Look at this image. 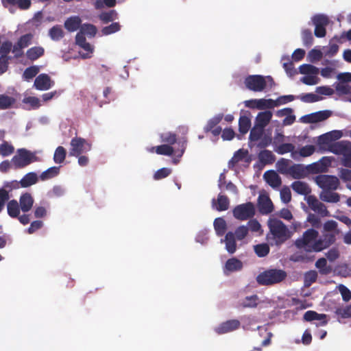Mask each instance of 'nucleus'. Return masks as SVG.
Wrapping results in <instances>:
<instances>
[{
	"mask_svg": "<svg viewBox=\"0 0 351 351\" xmlns=\"http://www.w3.org/2000/svg\"><path fill=\"white\" fill-rule=\"evenodd\" d=\"M315 181L322 189L319 199L328 203H337L340 201V195L335 192L340 185L339 178L335 176L321 174L317 176Z\"/></svg>",
	"mask_w": 351,
	"mask_h": 351,
	"instance_id": "1",
	"label": "nucleus"
},
{
	"mask_svg": "<svg viewBox=\"0 0 351 351\" xmlns=\"http://www.w3.org/2000/svg\"><path fill=\"white\" fill-rule=\"evenodd\" d=\"M267 225L269 232L267 234V239L271 245L280 246L291 238V232L280 219H270Z\"/></svg>",
	"mask_w": 351,
	"mask_h": 351,
	"instance_id": "2",
	"label": "nucleus"
},
{
	"mask_svg": "<svg viewBox=\"0 0 351 351\" xmlns=\"http://www.w3.org/2000/svg\"><path fill=\"white\" fill-rule=\"evenodd\" d=\"M245 87L254 92H262L267 87L271 88L275 86L273 77L270 75H250L244 80Z\"/></svg>",
	"mask_w": 351,
	"mask_h": 351,
	"instance_id": "3",
	"label": "nucleus"
},
{
	"mask_svg": "<svg viewBox=\"0 0 351 351\" xmlns=\"http://www.w3.org/2000/svg\"><path fill=\"white\" fill-rule=\"evenodd\" d=\"M287 276L282 269H270L260 273L256 277V282L260 285H273L283 281Z\"/></svg>",
	"mask_w": 351,
	"mask_h": 351,
	"instance_id": "4",
	"label": "nucleus"
},
{
	"mask_svg": "<svg viewBox=\"0 0 351 351\" xmlns=\"http://www.w3.org/2000/svg\"><path fill=\"white\" fill-rule=\"evenodd\" d=\"M39 160L36 152H32L25 148L18 149L16 154L12 158V162L15 169L24 168L32 162Z\"/></svg>",
	"mask_w": 351,
	"mask_h": 351,
	"instance_id": "5",
	"label": "nucleus"
},
{
	"mask_svg": "<svg viewBox=\"0 0 351 351\" xmlns=\"http://www.w3.org/2000/svg\"><path fill=\"white\" fill-rule=\"evenodd\" d=\"M319 232L317 230L310 228L306 230L301 238L298 239L295 242V246L299 249H304L308 252H314L313 246L318 240Z\"/></svg>",
	"mask_w": 351,
	"mask_h": 351,
	"instance_id": "6",
	"label": "nucleus"
},
{
	"mask_svg": "<svg viewBox=\"0 0 351 351\" xmlns=\"http://www.w3.org/2000/svg\"><path fill=\"white\" fill-rule=\"evenodd\" d=\"M233 216L241 221L247 220L255 215L254 205L252 202H247L235 206L232 210Z\"/></svg>",
	"mask_w": 351,
	"mask_h": 351,
	"instance_id": "7",
	"label": "nucleus"
},
{
	"mask_svg": "<svg viewBox=\"0 0 351 351\" xmlns=\"http://www.w3.org/2000/svg\"><path fill=\"white\" fill-rule=\"evenodd\" d=\"M69 155L77 157L91 149V144L81 137L73 138L71 141Z\"/></svg>",
	"mask_w": 351,
	"mask_h": 351,
	"instance_id": "8",
	"label": "nucleus"
},
{
	"mask_svg": "<svg viewBox=\"0 0 351 351\" xmlns=\"http://www.w3.org/2000/svg\"><path fill=\"white\" fill-rule=\"evenodd\" d=\"M312 22L315 26L314 34L317 38H323L326 34V27L329 23L328 18L324 14H315L312 18Z\"/></svg>",
	"mask_w": 351,
	"mask_h": 351,
	"instance_id": "9",
	"label": "nucleus"
},
{
	"mask_svg": "<svg viewBox=\"0 0 351 351\" xmlns=\"http://www.w3.org/2000/svg\"><path fill=\"white\" fill-rule=\"evenodd\" d=\"M39 178L35 172H29L26 173L22 179L17 182L16 180L10 182V185L6 184V187H13L15 189L19 188V186L23 188L29 187L38 182Z\"/></svg>",
	"mask_w": 351,
	"mask_h": 351,
	"instance_id": "10",
	"label": "nucleus"
},
{
	"mask_svg": "<svg viewBox=\"0 0 351 351\" xmlns=\"http://www.w3.org/2000/svg\"><path fill=\"white\" fill-rule=\"evenodd\" d=\"M335 234L336 232H326L323 234L322 237L317 240V242L313 246L312 249L314 252H318L328 248L335 242Z\"/></svg>",
	"mask_w": 351,
	"mask_h": 351,
	"instance_id": "11",
	"label": "nucleus"
},
{
	"mask_svg": "<svg viewBox=\"0 0 351 351\" xmlns=\"http://www.w3.org/2000/svg\"><path fill=\"white\" fill-rule=\"evenodd\" d=\"M328 150L336 155L345 156L351 152V142L348 141H340L330 143L328 145Z\"/></svg>",
	"mask_w": 351,
	"mask_h": 351,
	"instance_id": "12",
	"label": "nucleus"
},
{
	"mask_svg": "<svg viewBox=\"0 0 351 351\" xmlns=\"http://www.w3.org/2000/svg\"><path fill=\"white\" fill-rule=\"evenodd\" d=\"M307 203L311 210L316 212L322 217H330V212L328 210L326 205L319 202L314 195H308L307 197Z\"/></svg>",
	"mask_w": 351,
	"mask_h": 351,
	"instance_id": "13",
	"label": "nucleus"
},
{
	"mask_svg": "<svg viewBox=\"0 0 351 351\" xmlns=\"http://www.w3.org/2000/svg\"><path fill=\"white\" fill-rule=\"evenodd\" d=\"M259 212L263 215H268L273 212L274 205L267 194H260L258 198Z\"/></svg>",
	"mask_w": 351,
	"mask_h": 351,
	"instance_id": "14",
	"label": "nucleus"
},
{
	"mask_svg": "<svg viewBox=\"0 0 351 351\" xmlns=\"http://www.w3.org/2000/svg\"><path fill=\"white\" fill-rule=\"evenodd\" d=\"M54 85V82L45 73L38 75L34 83V86L39 90H47Z\"/></svg>",
	"mask_w": 351,
	"mask_h": 351,
	"instance_id": "15",
	"label": "nucleus"
},
{
	"mask_svg": "<svg viewBox=\"0 0 351 351\" xmlns=\"http://www.w3.org/2000/svg\"><path fill=\"white\" fill-rule=\"evenodd\" d=\"M241 326V322L238 319H230L222 322L215 329V332L219 334H225L237 330Z\"/></svg>",
	"mask_w": 351,
	"mask_h": 351,
	"instance_id": "16",
	"label": "nucleus"
},
{
	"mask_svg": "<svg viewBox=\"0 0 351 351\" xmlns=\"http://www.w3.org/2000/svg\"><path fill=\"white\" fill-rule=\"evenodd\" d=\"M243 267V263L239 259L235 257L229 258L223 268V274L226 276H229L230 273L241 271Z\"/></svg>",
	"mask_w": 351,
	"mask_h": 351,
	"instance_id": "17",
	"label": "nucleus"
},
{
	"mask_svg": "<svg viewBox=\"0 0 351 351\" xmlns=\"http://www.w3.org/2000/svg\"><path fill=\"white\" fill-rule=\"evenodd\" d=\"M263 178L266 182L272 188L279 187L282 184L281 178L274 170H269L264 173Z\"/></svg>",
	"mask_w": 351,
	"mask_h": 351,
	"instance_id": "18",
	"label": "nucleus"
},
{
	"mask_svg": "<svg viewBox=\"0 0 351 351\" xmlns=\"http://www.w3.org/2000/svg\"><path fill=\"white\" fill-rule=\"evenodd\" d=\"M331 114L332 112L330 110H322L308 114L305 119L307 123H317L327 119Z\"/></svg>",
	"mask_w": 351,
	"mask_h": 351,
	"instance_id": "19",
	"label": "nucleus"
},
{
	"mask_svg": "<svg viewBox=\"0 0 351 351\" xmlns=\"http://www.w3.org/2000/svg\"><path fill=\"white\" fill-rule=\"evenodd\" d=\"M34 199L29 193H23L19 199V205L21 210L24 213L29 211L34 204Z\"/></svg>",
	"mask_w": 351,
	"mask_h": 351,
	"instance_id": "20",
	"label": "nucleus"
},
{
	"mask_svg": "<svg viewBox=\"0 0 351 351\" xmlns=\"http://www.w3.org/2000/svg\"><path fill=\"white\" fill-rule=\"evenodd\" d=\"M230 200L227 196L219 194L217 199H213L212 206L218 211H225L228 209Z\"/></svg>",
	"mask_w": 351,
	"mask_h": 351,
	"instance_id": "21",
	"label": "nucleus"
},
{
	"mask_svg": "<svg viewBox=\"0 0 351 351\" xmlns=\"http://www.w3.org/2000/svg\"><path fill=\"white\" fill-rule=\"evenodd\" d=\"M303 319L306 322L319 320L321 322L319 324V326H325L328 323V320L326 319V315L319 314L314 311H306L304 315Z\"/></svg>",
	"mask_w": 351,
	"mask_h": 351,
	"instance_id": "22",
	"label": "nucleus"
},
{
	"mask_svg": "<svg viewBox=\"0 0 351 351\" xmlns=\"http://www.w3.org/2000/svg\"><path fill=\"white\" fill-rule=\"evenodd\" d=\"M234 234L232 232H228L225 236V239H221V242H224L226 250L230 254H234L237 250V243Z\"/></svg>",
	"mask_w": 351,
	"mask_h": 351,
	"instance_id": "23",
	"label": "nucleus"
},
{
	"mask_svg": "<svg viewBox=\"0 0 351 351\" xmlns=\"http://www.w3.org/2000/svg\"><path fill=\"white\" fill-rule=\"evenodd\" d=\"M272 118V112L271 111H264L259 112L255 119V123L258 126L265 128L269 124Z\"/></svg>",
	"mask_w": 351,
	"mask_h": 351,
	"instance_id": "24",
	"label": "nucleus"
},
{
	"mask_svg": "<svg viewBox=\"0 0 351 351\" xmlns=\"http://www.w3.org/2000/svg\"><path fill=\"white\" fill-rule=\"evenodd\" d=\"M292 189L298 194L308 195L311 193V189L308 184L302 181H295L291 184Z\"/></svg>",
	"mask_w": 351,
	"mask_h": 351,
	"instance_id": "25",
	"label": "nucleus"
},
{
	"mask_svg": "<svg viewBox=\"0 0 351 351\" xmlns=\"http://www.w3.org/2000/svg\"><path fill=\"white\" fill-rule=\"evenodd\" d=\"M45 53V49L43 47H32L27 50L26 57L31 61H35L42 57Z\"/></svg>",
	"mask_w": 351,
	"mask_h": 351,
	"instance_id": "26",
	"label": "nucleus"
},
{
	"mask_svg": "<svg viewBox=\"0 0 351 351\" xmlns=\"http://www.w3.org/2000/svg\"><path fill=\"white\" fill-rule=\"evenodd\" d=\"M259 303V298L256 294L246 296L239 302V306L243 308H256Z\"/></svg>",
	"mask_w": 351,
	"mask_h": 351,
	"instance_id": "27",
	"label": "nucleus"
},
{
	"mask_svg": "<svg viewBox=\"0 0 351 351\" xmlns=\"http://www.w3.org/2000/svg\"><path fill=\"white\" fill-rule=\"evenodd\" d=\"M288 174L294 179H300L305 176V171L302 165L294 164L290 167Z\"/></svg>",
	"mask_w": 351,
	"mask_h": 351,
	"instance_id": "28",
	"label": "nucleus"
},
{
	"mask_svg": "<svg viewBox=\"0 0 351 351\" xmlns=\"http://www.w3.org/2000/svg\"><path fill=\"white\" fill-rule=\"evenodd\" d=\"M60 167H51L47 170L44 171L39 176V178L42 181H45L47 180L52 179L56 176H58L60 173Z\"/></svg>",
	"mask_w": 351,
	"mask_h": 351,
	"instance_id": "29",
	"label": "nucleus"
},
{
	"mask_svg": "<svg viewBox=\"0 0 351 351\" xmlns=\"http://www.w3.org/2000/svg\"><path fill=\"white\" fill-rule=\"evenodd\" d=\"M81 19L78 16L70 17L64 22L65 28L69 32H75L80 28Z\"/></svg>",
	"mask_w": 351,
	"mask_h": 351,
	"instance_id": "30",
	"label": "nucleus"
},
{
	"mask_svg": "<svg viewBox=\"0 0 351 351\" xmlns=\"http://www.w3.org/2000/svg\"><path fill=\"white\" fill-rule=\"evenodd\" d=\"M20 208L19 204L15 199L10 200L7 204L8 214L13 218L19 217Z\"/></svg>",
	"mask_w": 351,
	"mask_h": 351,
	"instance_id": "31",
	"label": "nucleus"
},
{
	"mask_svg": "<svg viewBox=\"0 0 351 351\" xmlns=\"http://www.w3.org/2000/svg\"><path fill=\"white\" fill-rule=\"evenodd\" d=\"M5 5V3L12 5H17L20 10H27L32 5L31 0H1Z\"/></svg>",
	"mask_w": 351,
	"mask_h": 351,
	"instance_id": "32",
	"label": "nucleus"
},
{
	"mask_svg": "<svg viewBox=\"0 0 351 351\" xmlns=\"http://www.w3.org/2000/svg\"><path fill=\"white\" fill-rule=\"evenodd\" d=\"M214 228L216 234L219 237L223 236L225 234L227 229L226 221L221 217L215 219L214 221Z\"/></svg>",
	"mask_w": 351,
	"mask_h": 351,
	"instance_id": "33",
	"label": "nucleus"
},
{
	"mask_svg": "<svg viewBox=\"0 0 351 351\" xmlns=\"http://www.w3.org/2000/svg\"><path fill=\"white\" fill-rule=\"evenodd\" d=\"M260 161L264 164H271L275 160L276 157L273 153L267 149L261 151L258 154Z\"/></svg>",
	"mask_w": 351,
	"mask_h": 351,
	"instance_id": "34",
	"label": "nucleus"
},
{
	"mask_svg": "<svg viewBox=\"0 0 351 351\" xmlns=\"http://www.w3.org/2000/svg\"><path fill=\"white\" fill-rule=\"evenodd\" d=\"M258 104V109H270L279 106L278 101L273 100L271 99H260L256 101Z\"/></svg>",
	"mask_w": 351,
	"mask_h": 351,
	"instance_id": "35",
	"label": "nucleus"
},
{
	"mask_svg": "<svg viewBox=\"0 0 351 351\" xmlns=\"http://www.w3.org/2000/svg\"><path fill=\"white\" fill-rule=\"evenodd\" d=\"M251 121L246 116H241L239 120V131L242 134H245L250 130Z\"/></svg>",
	"mask_w": 351,
	"mask_h": 351,
	"instance_id": "36",
	"label": "nucleus"
},
{
	"mask_svg": "<svg viewBox=\"0 0 351 351\" xmlns=\"http://www.w3.org/2000/svg\"><path fill=\"white\" fill-rule=\"evenodd\" d=\"M15 103V99L7 95L0 94V110H6L11 108Z\"/></svg>",
	"mask_w": 351,
	"mask_h": 351,
	"instance_id": "37",
	"label": "nucleus"
},
{
	"mask_svg": "<svg viewBox=\"0 0 351 351\" xmlns=\"http://www.w3.org/2000/svg\"><path fill=\"white\" fill-rule=\"evenodd\" d=\"M14 152V147L11 143L3 141L0 145V154L2 156L6 157L12 155Z\"/></svg>",
	"mask_w": 351,
	"mask_h": 351,
	"instance_id": "38",
	"label": "nucleus"
},
{
	"mask_svg": "<svg viewBox=\"0 0 351 351\" xmlns=\"http://www.w3.org/2000/svg\"><path fill=\"white\" fill-rule=\"evenodd\" d=\"M49 35L53 40L58 41L64 37V32L61 26L55 25L49 29Z\"/></svg>",
	"mask_w": 351,
	"mask_h": 351,
	"instance_id": "39",
	"label": "nucleus"
},
{
	"mask_svg": "<svg viewBox=\"0 0 351 351\" xmlns=\"http://www.w3.org/2000/svg\"><path fill=\"white\" fill-rule=\"evenodd\" d=\"M222 119H223V114H219L215 116L212 119H209L206 125L204 128V131L206 133L209 132L210 130H212V129L217 127V125L221 122Z\"/></svg>",
	"mask_w": 351,
	"mask_h": 351,
	"instance_id": "40",
	"label": "nucleus"
},
{
	"mask_svg": "<svg viewBox=\"0 0 351 351\" xmlns=\"http://www.w3.org/2000/svg\"><path fill=\"white\" fill-rule=\"evenodd\" d=\"M66 151L62 146H58L53 154V160L57 164L63 162L66 158Z\"/></svg>",
	"mask_w": 351,
	"mask_h": 351,
	"instance_id": "41",
	"label": "nucleus"
},
{
	"mask_svg": "<svg viewBox=\"0 0 351 351\" xmlns=\"http://www.w3.org/2000/svg\"><path fill=\"white\" fill-rule=\"evenodd\" d=\"M290 160L285 158H280L276 162V168L279 173L285 175H288L289 169H290L289 166Z\"/></svg>",
	"mask_w": 351,
	"mask_h": 351,
	"instance_id": "42",
	"label": "nucleus"
},
{
	"mask_svg": "<svg viewBox=\"0 0 351 351\" xmlns=\"http://www.w3.org/2000/svg\"><path fill=\"white\" fill-rule=\"evenodd\" d=\"M315 266L322 275H327L331 271V268L327 266V261L325 258H319L315 263Z\"/></svg>",
	"mask_w": 351,
	"mask_h": 351,
	"instance_id": "43",
	"label": "nucleus"
},
{
	"mask_svg": "<svg viewBox=\"0 0 351 351\" xmlns=\"http://www.w3.org/2000/svg\"><path fill=\"white\" fill-rule=\"evenodd\" d=\"M34 35L31 33L22 35L17 40V45L23 49L27 47L32 43Z\"/></svg>",
	"mask_w": 351,
	"mask_h": 351,
	"instance_id": "44",
	"label": "nucleus"
},
{
	"mask_svg": "<svg viewBox=\"0 0 351 351\" xmlns=\"http://www.w3.org/2000/svg\"><path fill=\"white\" fill-rule=\"evenodd\" d=\"M264 132V128L254 124V127L251 129L249 139L250 141H257L261 138Z\"/></svg>",
	"mask_w": 351,
	"mask_h": 351,
	"instance_id": "45",
	"label": "nucleus"
},
{
	"mask_svg": "<svg viewBox=\"0 0 351 351\" xmlns=\"http://www.w3.org/2000/svg\"><path fill=\"white\" fill-rule=\"evenodd\" d=\"M175 152L174 148L169 145L163 144L156 147V153L159 155L171 156Z\"/></svg>",
	"mask_w": 351,
	"mask_h": 351,
	"instance_id": "46",
	"label": "nucleus"
},
{
	"mask_svg": "<svg viewBox=\"0 0 351 351\" xmlns=\"http://www.w3.org/2000/svg\"><path fill=\"white\" fill-rule=\"evenodd\" d=\"M254 252L258 257L266 256L270 251L269 245L267 243L257 244L254 246Z\"/></svg>",
	"mask_w": 351,
	"mask_h": 351,
	"instance_id": "47",
	"label": "nucleus"
},
{
	"mask_svg": "<svg viewBox=\"0 0 351 351\" xmlns=\"http://www.w3.org/2000/svg\"><path fill=\"white\" fill-rule=\"evenodd\" d=\"M117 17V13L115 10H112L108 12H101L99 18L104 23H108L116 19Z\"/></svg>",
	"mask_w": 351,
	"mask_h": 351,
	"instance_id": "48",
	"label": "nucleus"
},
{
	"mask_svg": "<svg viewBox=\"0 0 351 351\" xmlns=\"http://www.w3.org/2000/svg\"><path fill=\"white\" fill-rule=\"evenodd\" d=\"M302 39L305 47H309L313 43L312 32L309 29H304L302 31Z\"/></svg>",
	"mask_w": 351,
	"mask_h": 351,
	"instance_id": "49",
	"label": "nucleus"
},
{
	"mask_svg": "<svg viewBox=\"0 0 351 351\" xmlns=\"http://www.w3.org/2000/svg\"><path fill=\"white\" fill-rule=\"evenodd\" d=\"M295 149V147L293 144L287 143H282L274 148V151L278 154H285L289 152H292Z\"/></svg>",
	"mask_w": 351,
	"mask_h": 351,
	"instance_id": "50",
	"label": "nucleus"
},
{
	"mask_svg": "<svg viewBox=\"0 0 351 351\" xmlns=\"http://www.w3.org/2000/svg\"><path fill=\"white\" fill-rule=\"evenodd\" d=\"M39 72L38 66H31L25 69L23 73V78L25 80H29L34 77Z\"/></svg>",
	"mask_w": 351,
	"mask_h": 351,
	"instance_id": "51",
	"label": "nucleus"
},
{
	"mask_svg": "<svg viewBox=\"0 0 351 351\" xmlns=\"http://www.w3.org/2000/svg\"><path fill=\"white\" fill-rule=\"evenodd\" d=\"M301 74L304 75H316L318 73V69L313 65L304 64L299 67Z\"/></svg>",
	"mask_w": 351,
	"mask_h": 351,
	"instance_id": "52",
	"label": "nucleus"
},
{
	"mask_svg": "<svg viewBox=\"0 0 351 351\" xmlns=\"http://www.w3.org/2000/svg\"><path fill=\"white\" fill-rule=\"evenodd\" d=\"M80 32H82L84 35L86 34L91 37H94L97 34V28L94 25L84 23L81 25Z\"/></svg>",
	"mask_w": 351,
	"mask_h": 351,
	"instance_id": "53",
	"label": "nucleus"
},
{
	"mask_svg": "<svg viewBox=\"0 0 351 351\" xmlns=\"http://www.w3.org/2000/svg\"><path fill=\"white\" fill-rule=\"evenodd\" d=\"M317 278V273L315 270H310L304 274V284L308 287L315 282Z\"/></svg>",
	"mask_w": 351,
	"mask_h": 351,
	"instance_id": "54",
	"label": "nucleus"
},
{
	"mask_svg": "<svg viewBox=\"0 0 351 351\" xmlns=\"http://www.w3.org/2000/svg\"><path fill=\"white\" fill-rule=\"evenodd\" d=\"M335 313L341 318H351V304L345 307L337 308Z\"/></svg>",
	"mask_w": 351,
	"mask_h": 351,
	"instance_id": "55",
	"label": "nucleus"
},
{
	"mask_svg": "<svg viewBox=\"0 0 351 351\" xmlns=\"http://www.w3.org/2000/svg\"><path fill=\"white\" fill-rule=\"evenodd\" d=\"M298 97L300 99L301 101L305 103L316 102L321 99V97L319 95L312 93L302 94Z\"/></svg>",
	"mask_w": 351,
	"mask_h": 351,
	"instance_id": "56",
	"label": "nucleus"
},
{
	"mask_svg": "<svg viewBox=\"0 0 351 351\" xmlns=\"http://www.w3.org/2000/svg\"><path fill=\"white\" fill-rule=\"evenodd\" d=\"M161 140L162 142L165 143L166 145L171 146L177 142V136L176 134L173 133L167 132L161 135Z\"/></svg>",
	"mask_w": 351,
	"mask_h": 351,
	"instance_id": "57",
	"label": "nucleus"
},
{
	"mask_svg": "<svg viewBox=\"0 0 351 351\" xmlns=\"http://www.w3.org/2000/svg\"><path fill=\"white\" fill-rule=\"evenodd\" d=\"M322 52L316 49H311L308 53V59L311 62L319 61L322 58Z\"/></svg>",
	"mask_w": 351,
	"mask_h": 351,
	"instance_id": "58",
	"label": "nucleus"
},
{
	"mask_svg": "<svg viewBox=\"0 0 351 351\" xmlns=\"http://www.w3.org/2000/svg\"><path fill=\"white\" fill-rule=\"evenodd\" d=\"M171 169L169 168H161L156 171V173L154 175V179L156 180H159L165 178L171 173Z\"/></svg>",
	"mask_w": 351,
	"mask_h": 351,
	"instance_id": "59",
	"label": "nucleus"
},
{
	"mask_svg": "<svg viewBox=\"0 0 351 351\" xmlns=\"http://www.w3.org/2000/svg\"><path fill=\"white\" fill-rule=\"evenodd\" d=\"M337 289L344 302H348L351 300V291L347 287L341 284L337 286Z\"/></svg>",
	"mask_w": 351,
	"mask_h": 351,
	"instance_id": "60",
	"label": "nucleus"
},
{
	"mask_svg": "<svg viewBox=\"0 0 351 351\" xmlns=\"http://www.w3.org/2000/svg\"><path fill=\"white\" fill-rule=\"evenodd\" d=\"M234 234L235 238L237 240L241 241L243 239H245V237L247 235L248 228H247V226H240L239 227H238L236 229L235 232Z\"/></svg>",
	"mask_w": 351,
	"mask_h": 351,
	"instance_id": "61",
	"label": "nucleus"
},
{
	"mask_svg": "<svg viewBox=\"0 0 351 351\" xmlns=\"http://www.w3.org/2000/svg\"><path fill=\"white\" fill-rule=\"evenodd\" d=\"M120 29V25L119 23H112L108 26L104 27L101 29L103 35H109L115 33Z\"/></svg>",
	"mask_w": 351,
	"mask_h": 351,
	"instance_id": "62",
	"label": "nucleus"
},
{
	"mask_svg": "<svg viewBox=\"0 0 351 351\" xmlns=\"http://www.w3.org/2000/svg\"><path fill=\"white\" fill-rule=\"evenodd\" d=\"M280 199L285 204L289 203L291 200V193L289 187L284 186L280 190Z\"/></svg>",
	"mask_w": 351,
	"mask_h": 351,
	"instance_id": "63",
	"label": "nucleus"
},
{
	"mask_svg": "<svg viewBox=\"0 0 351 351\" xmlns=\"http://www.w3.org/2000/svg\"><path fill=\"white\" fill-rule=\"evenodd\" d=\"M12 43L9 41L3 42L0 46L1 56L8 57V54L12 51Z\"/></svg>",
	"mask_w": 351,
	"mask_h": 351,
	"instance_id": "64",
	"label": "nucleus"
}]
</instances>
